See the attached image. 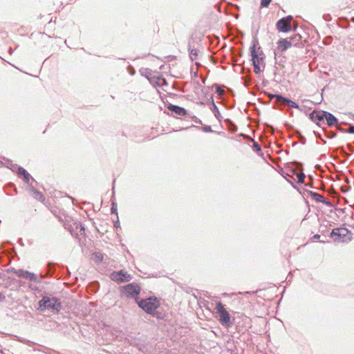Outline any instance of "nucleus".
I'll return each mask as SVG.
<instances>
[{"mask_svg": "<svg viewBox=\"0 0 354 354\" xmlns=\"http://www.w3.org/2000/svg\"><path fill=\"white\" fill-rule=\"evenodd\" d=\"M214 310L215 317L218 319L219 322L225 327L230 326L232 324L230 315L221 301L216 302Z\"/></svg>", "mask_w": 354, "mask_h": 354, "instance_id": "1", "label": "nucleus"}, {"mask_svg": "<svg viewBox=\"0 0 354 354\" xmlns=\"http://www.w3.org/2000/svg\"><path fill=\"white\" fill-rule=\"evenodd\" d=\"M39 306L41 310L49 309L52 311L59 312L61 308V302L55 297H44L39 301Z\"/></svg>", "mask_w": 354, "mask_h": 354, "instance_id": "2", "label": "nucleus"}, {"mask_svg": "<svg viewBox=\"0 0 354 354\" xmlns=\"http://www.w3.org/2000/svg\"><path fill=\"white\" fill-rule=\"evenodd\" d=\"M140 308L148 314L153 315L155 310L159 307V301L156 297H149L142 299L138 302Z\"/></svg>", "mask_w": 354, "mask_h": 354, "instance_id": "3", "label": "nucleus"}, {"mask_svg": "<svg viewBox=\"0 0 354 354\" xmlns=\"http://www.w3.org/2000/svg\"><path fill=\"white\" fill-rule=\"evenodd\" d=\"M122 294L127 298H137L140 293L141 287L139 284L132 283L122 287Z\"/></svg>", "mask_w": 354, "mask_h": 354, "instance_id": "4", "label": "nucleus"}, {"mask_svg": "<svg viewBox=\"0 0 354 354\" xmlns=\"http://www.w3.org/2000/svg\"><path fill=\"white\" fill-rule=\"evenodd\" d=\"M292 17L291 15H288L286 17H283L280 19L276 24L277 29L279 32H288L291 30L292 25L291 22L292 21Z\"/></svg>", "mask_w": 354, "mask_h": 354, "instance_id": "5", "label": "nucleus"}, {"mask_svg": "<svg viewBox=\"0 0 354 354\" xmlns=\"http://www.w3.org/2000/svg\"><path fill=\"white\" fill-rule=\"evenodd\" d=\"M111 279L118 283L129 281L132 277L124 270L113 272L111 274Z\"/></svg>", "mask_w": 354, "mask_h": 354, "instance_id": "6", "label": "nucleus"}, {"mask_svg": "<svg viewBox=\"0 0 354 354\" xmlns=\"http://www.w3.org/2000/svg\"><path fill=\"white\" fill-rule=\"evenodd\" d=\"M348 230L345 228H336L333 230L330 236L334 239L335 241H342L347 234Z\"/></svg>", "mask_w": 354, "mask_h": 354, "instance_id": "7", "label": "nucleus"}, {"mask_svg": "<svg viewBox=\"0 0 354 354\" xmlns=\"http://www.w3.org/2000/svg\"><path fill=\"white\" fill-rule=\"evenodd\" d=\"M292 46L291 41L287 39H281L277 41V50L279 52H283Z\"/></svg>", "mask_w": 354, "mask_h": 354, "instance_id": "8", "label": "nucleus"}, {"mask_svg": "<svg viewBox=\"0 0 354 354\" xmlns=\"http://www.w3.org/2000/svg\"><path fill=\"white\" fill-rule=\"evenodd\" d=\"M17 277H23L27 279L32 280L35 279V274L26 270H19L15 272Z\"/></svg>", "mask_w": 354, "mask_h": 354, "instance_id": "9", "label": "nucleus"}, {"mask_svg": "<svg viewBox=\"0 0 354 354\" xmlns=\"http://www.w3.org/2000/svg\"><path fill=\"white\" fill-rule=\"evenodd\" d=\"M251 56L253 64H260V62L263 60V57H260L256 52V47L253 46L251 48Z\"/></svg>", "mask_w": 354, "mask_h": 354, "instance_id": "10", "label": "nucleus"}, {"mask_svg": "<svg viewBox=\"0 0 354 354\" xmlns=\"http://www.w3.org/2000/svg\"><path fill=\"white\" fill-rule=\"evenodd\" d=\"M310 196L317 202L322 203L324 204H328L329 202L324 198V196L313 192H310Z\"/></svg>", "mask_w": 354, "mask_h": 354, "instance_id": "11", "label": "nucleus"}, {"mask_svg": "<svg viewBox=\"0 0 354 354\" xmlns=\"http://www.w3.org/2000/svg\"><path fill=\"white\" fill-rule=\"evenodd\" d=\"M324 116H325L328 125L334 126L337 124V120L330 113L327 112L326 114H324Z\"/></svg>", "mask_w": 354, "mask_h": 354, "instance_id": "12", "label": "nucleus"}, {"mask_svg": "<svg viewBox=\"0 0 354 354\" xmlns=\"http://www.w3.org/2000/svg\"><path fill=\"white\" fill-rule=\"evenodd\" d=\"M169 109L180 115H185L187 113L185 109L176 105H169Z\"/></svg>", "mask_w": 354, "mask_h": 354, "instance_id": "13", "label": "nucleus"}, {"mask_svg": "<svg viewBox=\"0 0 354 354\" xmlns=\"http://www.w3.org/2000/svg\"><path fill=\"white\" fill-rule=\"evenodd\" d=\"M17 174L21 176L26 183H28L30 178L29 173L23 167H19L17 170Z\"/></svg>", "mask_w": 354, "mask_h": 354, "instance_id": "14", "label": "nucleus"}, {"mask_svg": "<svg viewBox=\"0 0 354 354\" xmlns=\"http://www.w3.org/2000/svg\"><path fill=\"white\" fill-rule=\"evenodd\" d=\"M326 111H322V113L317 111H313L311 113L312 118L315 117L318 121H322L325 118L324 114H326Z\"/></svg>", "mask_w": 354, "mask_h": 354, "instance_id": "15", "label": "nucleus"}, {"mask_svg": "<svg viewBox=\"0 0 354 354\" xmlns=\"http://www.w3.org/2000/svg\"><path fill=\"white\" fill-rule=\"evenodd\" d=\"M32 192L33 197L35 199H37V200H38L39 201H42V202L44 201L45 198H44V195L41 192H38L35 189H32Z\"/></svg>", "mask_w": 354, "mask_h": 354, "instance_id": "16", "label": "nucleus"}, {"mask_svg": "<svg viewBox=\"0 0 354 354\" xmlns=\"http://www.w3.org/2000/svg\"><path fill=\"white\" fill-rule=\"evenodd\" d=\"M272 97H274L275 102L277 104H285L286 102L284 100H286L287 98L283 97V96L280 95H272Z\"/></svg>", "mask_w": 354, "mask_h": 354, "instance_id": "17", "label": "nucleus"}, {"mask_svg": "<svg viewBox=\"0 0 354 354\" xmlns=\"http://www.w3.org/2000/svg\"><path fill=\"white\" fill-rule=\"evenodd\" d=\"M284 101L286 102V104H288L293 108H295V109H299V105L295 103V102L289 100V99H286V100H284Z\"/></svg>", "mask_w": 354, "mask_h": 354, "instance_id": "18", "label": "nucleus"}, {"mask_svg": "<svg viewBox=\"0 0 354 354\" xmlns=\"http://www.w3.org/2000/svg\"><path fill=\"white\" fill-rule=\"evenodd\" d=\"M297 182L303 183L304 182L305 175L303 173L297 174Z\"/></svg>", "mask_w": 354, "mask_h": 354, "instance_id": "19", "label": "nucleus"}, {"mask_svg": "<svg viewBox=\"0 0 354 354\" xmlns=\"http://www.w3.org/2000/svg\"><path fill=\"white\" fill-rule=\"evenodd\" d=\"M271 1H272V0H261V7H268L270 5Z\"/></svg>", "mask_w": 354, "mask_h": 354, "instance_id": "20", "label": "nucleus"}, {"mask_svg": "<svg viewBox=\"0 0 354 354\" xmlns=\"http://www.w3.org/2000/svg\"><path fill=\"white\" fill-rule=\"evenodd\" d=\"M252 147L257 151H261V150L260 145L256 142H254Z\"/></svg>", "mask_w": 354, "mask_h": 354, "instance_id": "21", "label": "nucleus"}, {"mask_svg": "<svg viewBox=\"0 0 354 354\" xmlns=\"http://www.w3.org/2000/svg\"><path fill=\"white\" fill-rule=\"evenodd\" d=\"M253 66H254V71L256 73H259L261 71L259 64H253Z\"/></svg>", "mask_w": 354, "mask_h": 354, "instance_id": "22", "label": "nucleus"}, {"mask_svg": "<svg viewBox=\"0 0 354 354\" xmlns=\"http://www.w3.org/2000/svg\"><path fill=\"white\" fill-rule=\"evenodd\" d=\"M351 133H354V126L351 127L348 131Z\"/></svg>", "mask_w": 354, "mask_h": 354, "instance_id": "23", "label": "nucleus"}, {"mask_svg": "<svg viewBox=\"0 0 354 354\" xmlns=\"http://www.w3.org/2000/svg\"><path fill=\"white\" fill-rule=\"evenodd\" d=\"M116 211V209H115L113 207L111 208V212L115 213Z\"/></svg>", "mask_w": 354, "mask_h": 354, "instance_id": "24", "label": "nucleus"}, {"mask_svg": "<svg viewBox=\"0 0 354 354\" xmlns=\"http://www.w3.org/2000/svg\"><path fill=\"white\" fill-rule=\"evenodd\" d=\"M272 94H268V97H269L270 99H274V97H272Z\"/></svg>", "mask_w": 354, "mask_h": 354, "instance_id": "25", "label": "nucleus"}, {"mask_svg": "<svg viewBox=\"0 0 354 354\" xmlns=\"http://www.w3.org/2000/svg\"><path fill=\"white\" fill-rule=\"evenodd\" d=\"M319 235L317 234L315 236V238H319Z\"/></svg>", "mask_w": 354, "mask_h": 354, "instance_id": "26", "label": "nucleus"}, {"mask_svg": "<svg viewBox=\"0 0 354 354\" xmlns=\"http://www.w3.org/2000/svg\"><path fill=\"white\" fill-rule=\"evenodd\" d=\"M220 94H222L223 93V91H219Z\"/></svg>", "mask_w": 354, "mask_h": 354, "instance_id": "27", "label": "nucleus"}, {"mask_svg": "<svg viewBox=\"0 0 354 354\" xmlns=\"http://www.w3.org/2000/svg\"><path fill=\"white\" fill-rule=\"evenodd\" d=\"M220 94H222L223 93V91H219Z\"/></svg>", "mask_w": 354, "mask_h": 354, "instance_id": "28", "label": "nucleus"}]
</instances>
